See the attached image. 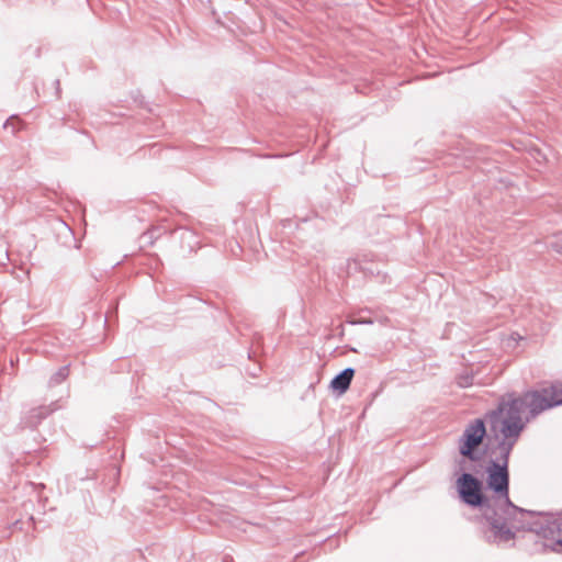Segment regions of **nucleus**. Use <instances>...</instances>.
<instances>
[{"instance_id":"f257e3e1","label":"nucleus","mask_w":562,"mask_h":562,"mask_svg":"<svg viewBox=\"0 0 562 562\" xmlns=\"http://www.w3.org/2000/svg\"><path fill=\"white\" fill-rule=\"evenodd\" d=\"M560 404H562L561 384H553L541 391L528 392L521 397L509 396L503 400L498 408L487 415V420L496 436L516 440L524 428L521 413L526 408H529L531 414H538Z\"/></svg>"},{"instance_id":"f03ea898","label":"nucleus","mask_w":562,"mask_h":562,"mask_svg":"<svg viewBox=\"0 0 562 562\" xmlns=\"http://www.w3.org/2000/svg\"><path fill=\"white\" fill-rule=\"evenodd\" d=\"M486 434L485 425L482 419H475L464 430L460 453L469 459H474L473 451L482 443Z\"/></svg>"},{"instance_id":"7ed1b4c3","label":"nucleus","mask_w":562,"mask_h":562,"mask_svg":"<svg viewBox=\"0 0 562 562\" xmlns=\"http://www.w3.org/2000/svg\"><path fill=\"white\" fill-rule=\"evenodd\" d=\"M458 492L461 499L471 506H479L482 504V484L472 474L464 473L457 481Z\"/></svg>"},{"instance_id":"20e7f679","label":"nucleus","mask_w":562,"mask_h":562,"mask_svg":"<svg viewBox=\"0 0 562 562\" xmlns=\"http://www.w3.org/2000/svg\"><path fill=\"white\" fill-rule=\"evenodd\" d=\"M488 477L487 485L494 491L498 496L503 497L507 504H510L509 495H508V483H509V474L507 470V464L499 465L494 463L488 469Z\"/></svg>"},{"instance_id":"39448f33","label":"nucleus","mask_w":562,"mask_h":562,"mask_svg":"<svg viewBox=\"0 0 562 562\" xmlns=\"http://www.w3.org/2000/svg\"><path fill=\"white\" fill-rule=\"evenodd\" d=\"M60 407L59 401H54L49 405H41L32 408L25 417V424L29 427L35 428L43 419L58 411Z\"/></svg>"},{"instance_id":"423d86ee","label":"nucleus","mask_w":562,"mask_h":562,"mask_svg":"<svg viewBox=\"0 0 562 562\" xmlns=\"http://www.w3.org/2000/svg\"><path fill=\"white\" fill-rule=\"evenodd\" d=\"M355 369L349 367L337 373L330 381V389L339 395L347 392L355 376Z\"/></svg>"},{"instance_id":"0eeeda50","label":"nucleus","mask_w":562,"mask_h":562,"mask_svg":"<svg viewBox=\"0 0 562 562\" xmlns=\"http://www.w3.org/2000/svg\"><path fill=\"white\" fill-rule=\"evenodd\" d=\"M492 529L494 536L501 541H508L514 538V532L505 524L493 521Z\"/></svg>"},{"instance_id":"6e6552de","label":"nucleus","mask_w":562,"mask_h":562,"mask_svg":"<svg viewBox=\"0 0 562 562\" xmlns=\"http://www.w3.org/2000/svg\"><path fill=\"white\" fill-rule=\"evenodd\" d=\"M543 533L544 537L550 538H554L555 536L562 535V514L548 522V526L544 529Z\"/></svg>"},{"instance_id":"1a4fd4ad","label":"nucleus","mask_w":562,"mask_h":562,"mask_svg":"<svg viewBox=\"0 0 562 562\" xmlns=\"http://www.w3.org/2000/svg\"><path fill=\"white\" fill-rule=\"evenodd\" d=\"M69 375V367L64 366L60 367L49 379L48 385L54 386L57 384H60L66 380V378Z\"/></svg>"},{"instance_id":"9d476101","label":"nucleus","mask_w":562,"mask_h":562,"mask_svg":"<svg viewBox=\"0 0 562 562\" xmlns=\"http://www.w3.org/2000/svg\"><path fill=\"white\" fill-rule=\"evenodd\" d=\"M21 124L20 119L16 115H11L4 123L3 128L10 130L12 134H15Z\"/></svg>"},{"instance_id":"9b49d317","label":"nucleus","mask_w":562,"mask_h":562,"mask_svg":"<svg viewBox=\"0 0 562 562\" xmlns=\"http://www.w3.org/2000/svg\"><path fill=\"white\" fill-rule=\"evenodd\" d=\"M158 229L154 228V229H150V231H147L145 233L142 234L140 236V241L143 245H153L154 244V239L156 238V232Z\"/></svg>"},{"instance_id":"f8f14e48","label":"nucleus","mask_w":562,"mask_h":562,"mask_svg":"<svg viewBox=\"0 0 562 562\" xmlns=\"http://www.w3.org/2000/svg\"><path fill=\"white\" fill-rule=\"evenodd\" d=\"M471 380L472 379L470 376H464V378L461 376V378H459L458 383L460 386L467 387V386L471 385V383H472Z\"/></svg>"},{"instance_id":"ddd939ff","label":"nucleus","mask_w":562,"mask_h":562,"mask_svg":"<svg viewBox=\"0 0 562 562\" xmlns=\"http://www.w3.org/2000/svg\"><path fill=\"white\" fill-rule=\"evenodd\" d=\"M192 238H194V234L191 231L186 229V231L182 232V234H181V239L182 240H186V239L190 240Z\"/></svg>"},{"instance_id":"4468645a","label":"nucleus","mask_w":562,"mask_h":562,"mask_svg":"<svg viewBox=\"0 0 562 562\" xmlns=\"http://www.w3.org/2000/svg\"><path fill=\"white\" fill-rule=\"evenodd\" d=\"M352 324H372V321L359 319L357 322H352Z\"/></svg>"},{"instance_id":"2eb2a0df","label":"nucleus","mask_w":562,"mask_h":562,"mask_svg":"<svg viewBox=\"0 0 562 562\" xmlns=\"http://www.w3.org/2000/svg\"><path fill=\"white\" fill-rule=\"evenodd\" d=\"M55 83L57 86V94L59 95V93H60L59 80H56Z\"/></svg>"},{"instance_id":"dca6fc26","label":"nucleus","mask_w":562,"mask_h":562,"mask_svg":"<svg viewBox=\"0 0 562 562\" xmlns=\"http://www.w3.org/2000/svg\"><path fill=\"white\" fill-rule=\"evenodd\" d=\"M557 544L562 546V538L557 540Z\"/></svg>"},{"instance_id":"f3484780","label":"nucleus","mask_w":562,"mask_h":562,"mask_svg":"<svg viewBox=\"0 0 562 562\" xmlns=\"http://www.w3.org/2000/svg\"><path fill=\"white\" fill-rule=\"evenodd\" d=\"M205 1H206L207 3H210V2H211V0H205ZM201 2H204V0H201Z\"/></svg>"},{"instance_id":"a211bd4d","label":"nucleus","mask_w":562,"mask_h":562,"mask_svg":"<svg viewBox=\"0 0 562 562\" xmlns=\"http://www.w3.org/2000/svg\"><path fill=\"white\" fill-rule=\"evenodd\" d=\"M205 1H206L207 3H210V2H211V0H205ZM201 2H204V0H201Z\"/></svg>"}]
</instances>
